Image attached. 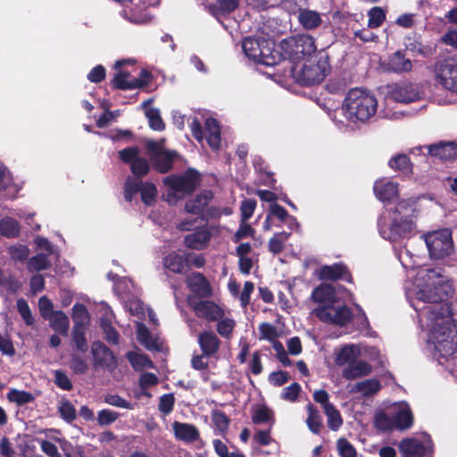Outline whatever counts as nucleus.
<instances>
[{
    "instance_id": "obj_39",
    "label": "nucleus",
    "mask_w": 457,
    "mask_h": 457,
    "mask_svg": "<svg viewBox=\"0 0 457 457\" xmlns=\"http://www.w3.org/2000/svg\"><path fill=\"white\" fill-rule=\"evenodd\" d=\"M85 326L79 321H76L72 329V340L77 351L84 353L87 351L88 345L86 338Z\"/></svg>"
},
{
    "instance_id": "obj_4",
    "label": "nucleus",
    "mask_w": 457,
    "mask_h": 457,
    "mask_svg": "<svg viewBox=\"0 0 457 457\" xmlns=\"http://www.w3.org/2000/svg\"><path fill=\"white\" fill-rule=\"evenodd\" d=\"M446 285L438 283L434 287L427 286L419 292V298L425 303H432L425 308L426 317L431 321H437L438 320L452 318V304L446 302L449 294L445 290Z\"/></svg>"
},
{
    "instance_id": "obj_27",
    "label": "nucleus",
    "mask_w": 457,
    "mask_h": 457,
    "mask_svg": "<svg viewBox=\"0 0 457 457\" xmlns=\"http://www.w3.org/2000/svg\"><path fill=\"white\" fill-rule=\"evenodd\" d=\"M239 6V0H217L215 4L207 5L208 12L219 20L235 12Z\"/></svg>"
},
{
    "instance_id": "obj_11",
    "label": "nucleus",
    "mask_w": 457,
    "mask_h": 457,
    "mask_svg": "<svg viewBox=\"0 0 457 457\" xmlns=\"http://www.w3.org/2000/svg\"><path fill=\"white\" fill-rule=\"evenodd\" d=\"M423 148H427L428 155L441 161H453L457 158V143L453 141H439L429 145L418 146L411 152L420 154Z\"/></svg>"
},
{
    "instance_id": "obj_49",
    "label": "nucleus",
    "mask_w": 457,
    "mask_h": 457,
    "mask_svg": "<svg viewBox=\"0 0 457 457\" xmlns=\"http://www.w3.org/2000/svg\"><path fill=\"white\" fill-rule=\"evenodd\" d=\"M145 116L148 119L149 127L153 130L162 131L165 129V123L161 117L159 109L149 108L145 111Z\"/></svg>"
},
{
    "instance_id": "obj_62",
    "label": "nucleus",
    "mask_w": 457,
    "mask_h": 457,
    "mask_svg": "<svg viewBox=\"0 0 457 457\" xmlns=\"http://www.w3.org/2000/svg\"><path fill=\"white\" fill-rule=\"evenodd\" d=\"M140 150L137 146H129L118 152L120 160L126 163L131 164L138 156Z\"/></svg>"
},
{
    "instance_id": "obj_32",
    "label": "nucleus",
    "mask_w": 457,
    "mask_h": 457,
    "mask_svg": "<svg viewBox=\"0 0 457 457\" xmlns=\"http://www.w3.org/2000/svg\"><path fill=\"white\" fill-rule=\"evenodd\" d=\"M308 417L306 419V424L310 431L315 435H320L323 427L322 416L319 410L312 404L307 405Z\"/></svg>"
},
{
    "instance_id": "obj_36",
    "label": "nucleus",
    "mask_w": 457,
    "mask_h": 457,
    "mask_svg": "<svg viewBox=\"0 0 457 457\" xmlns=\"http://www.w3.org/2000/svg\"><path fill=\"white\" fill-rule=\"evenodd\" d=\"M137 340L147 350H160V345L156 338H153L150 330L142 323H139L137 329Z\"/></svg>"
},
{
    "instance_id": "obj_13",
    "label": "nucleus",
    "mask_w": 457,
    "mask_h": 457,
    "mask_svg": "<svg viewBox=\"0 0 457 457\" xmlns=\"http://www.w3.org/2000/svg\"><path fill=\"white\" fill-rule=\"evenodd\" d=\"M93 355V364L109 370H113L117 367V361L113 352L101 341H94L91 345Z\"/></svg>"
},
{
    "instance_id": "obj_63",
    "label": "nucleus",
    "mask_w": 457,
    "mask_h": 457,
    "mask_svg": "<svg viewBox=\"0 0 457 457\" xmlns=\"http://www.w3.org/2000/svg\"><path fill=\"white\" fill-rule=\"evenodd\" d=\"M301 391V386L297 382H294L283 389L281 398L285 401L294 403L298 399Z\"/></svg>"
},
{
    "instance_id": "obj_35",
    "label": "nucleus",
    "mask_w": 457,
    "mask_h": 457,
    "mask_svg": "<svg viewBox=\"0 0 457 457\" xmlns=\"http://www.w3.org/2000/svg\"><path fill=\"white\" fill-rule=\"evenodd\" d=\"M50 327L57 333L66 336L70 321L67 315L62 311H56L49 318Z\"/></svg>"
},
{
    "instance_id": "obj_10",
    "label": "nucleus",
    "mask_w": 457,
    "mask_h": 457,
    "mask_svg": "<svg viewBox=\"0 0 457 457\" xmlns=\"http://www.w3.org/2000/svg\"><path fill=\"white\" fill-rule=\"evenodd\" d=\"M388 96L398 103H413L421 99V91L418 84L409 80L388 85Z\"/></svg>"
},
{
    "instance_id": "obj_9",
    "label": "nucleus",
    "mask_w": 457,
    "mask_h": 457,
    "mask_svg": "<svg viewBox=\"0 0 457 457\" xmlns=\"http://www.w3.org/2000/svg\"><path fill=\"white\" fill-rule=\"evenodd\" d=\"M378 227L379 232L384 238L395 242L399 238L410 237L416 225L412 218L405 215V218L403 216H393L388 229L382 227L380 220H378Z\"/></svg>"
},
{
    "instance_id": "obj_54",
    "label": "nucleus",
    "mask_w": 457,
    "mask_h": 457,
    "mask_svg": "<svg viewBox=\"0 0 457 457\" xmlns=\"http://www.w3.org/2000/svg\"><path fill=\"white\" fill-rule=\"evenodd\" d=\"M58 412L61 418L68 423H71L76 419V409L68 400H63L61 403L58 407Z\"/></svg>"
},
{
    "instance_id": "obj_21",
    "label": "nucleus",
    "mask_w": 457,
    "mask_h": 457,
    "mask_svg": "<svg viewBox=\"0 0 457 457\" xmlns=\"http://www.w3.org/2000/svg\"><path fill=\"white\" fill-rule=\"evenodd\" d=\"M163 267L174 274H184L187 271L186 252L177 251L169 253L162 259Z\"/></svg>"
},
{
    "instance_id": "obj_14",
    "label": "nucleus",
    "mask_w": 457,
    "mask_h": 457,
    "mask_svg": "<svg viewBox=\"0 0 457 457\" xmlns=\"http://www.w3.org/2000/svg\"><path fill=\"white\" fill-rule=\"evenodd\" d=\"M383 66L386 71L399 75L409 73L413 69L412 61L406 56L404 50L391 54Z\"/></svg>"
},
{
    "instance_id": "obj_61",
    "label": "nucleus",
    "mask_w": 457,
    "mask_h": 457,
    "mask_svg": "<svg viewBox=\"0 0 457 457\" xmlns=\"http://www.w3.org/2000/svg\"><path fill=\"white\" fill-rule=\"evenodd\" d=\"M119 418V413L109 410L103 409L97 413V423L99 426H108L115 422Z\"/></svg>"
},
{
    "instance_id": "obj_51",
    "label": "nucleus",
    "mask_w": 457,
    "mask_h": 457,
    "mask_svg": "<svg viewBox=\"0 0 457 457\" xmlns=\"http://www.w3.org/2000/svg\"><path fill=\"white\" fill-rule=\"evenodd\" d=\"M51 262L45 253H37L31 257L28 262V269L30 271H40L50 268Z\"/></svg>"
},
{
    "instance_id": "obj_8",
    "label": "nucleus",
    "mask_w": 457,
    "mask_h": 457,
    "mask_svg": "<svg viewBox=\"0 0 457 457\" xmlns=\"http://www.w3.org/2000/svg\"><path fill=\"white\" fill-rule=\"evenodd\" d=\"M200 173L193 168L187 169L183 175H170L163 183L176 193L191 195L201 184Z\"/></svg>"
},
{
    "instance_id": "obj_30",
    "label": "nucleus",
    "mask_w": 457,
    "mask_h": 457,
    "mask_svg": "<svg viewBox=\"0 0 457 457\" xmlns=\"http://www.w3.org/2000/svg\"><path fill=\"white\" fill-rule=\"evenodd\" d=\"M399 448L404 457H424L426 454L425 445L415 438L403 439Z\"/></svg>"
},
{
    "instance_id": "obj_47",
    "label": "nucleus",
    "mask_w": 457,
    "mask_h": 457,
    "mask_svg": "<svg viewBox=\"0 0 457 457\" xmlns=\"http://www.w3.org/2000/svg\"><path fill=\"white\" fill-rule=\"evenodd\" d=\"M126 356L129 363L135 370L153 367V361L145 354L137 353L130 351L127 353Z\"/></svg>"
},
{
    "instance_id": "obj_50",
    "label": "nucleus",
    "mask_w": 457,
    "mask_h": 457,
    "mask_svg": "<svg viewBox=\"0 0 457 457\" xmlns=\"http://www.w3.org/2000/svg\"><path fill=\"white\" fill-rule=\"evenodd\" d=\"M100 328L104 333V338L108 343L112 345L119 344L120 335L109 319H101Z\"/></svg>"
},
{
    "instance_id": "obj_1",
    "label": "nucleus",
    "mask_w": 457,
    "mask_h": 457,
    "mask_svg": "<svg viewBox=\"0 0 457 457\" xmlns=\"http://www.w3.org/2000/svg\"><path fill=\"white\" fill-rule=\"evenodd\" d=\"M311 298L319 303L313 313L320 321L339 327L352 321V310L336 296V290L332 285L321 283L312 290Z\"/></svg>"
},
{
    "instance_id": "obj_12",
    "label": "nucleus",
    "mask_w": 457,
    "mask_h": 457,
    "mask_svg": "<svg viewBox=\"0 0 457 457\" xmlns=\"http://www.w3.org/2000/svg\"><path fill=\"white\" fill-rule=\"evenodd\" d=\"M436 78L445 89L457 92V61L448 59L438 63Z\"/></svg>"
},
{
    "instance_id": "obj_48",
    "label": "nucleus",
    "mask_w": 457,
    "mask_h": 457,
    "mask_svg": "<svg viewBox=\"0 0 457 457\" xmlns=\"http://www.w3.org/2000/svg\"><path fill=\"white\" fill-rule=\"evenodd\" d=\"M368 16L369 29H377L380 27L386 21V12L379 6L372 7L368 12Z\"/></svg>"
},
{
    "instance_id": "obj_64",
    "label": "nucleus",
    "mask_w": 457,
    "mask_h": 457,
    "mask_svg": "<svg viewBox=\"0 0 457 457\" xmlns=\"http://www.w3.org/2000/svg\"><path fill=\"white\" fill-rule=\"evenodd\" d=\"M272 411L266 406L259 407L252 417L253 424H262L269 422L272 419Z\"/></svg>"
},
{
    "instance_id": "obj_3",
    "label": "nucleus",
    "mask_w": 457,
    "mask_h": 457,
    "mask_svg": "<svg viewBox=\"0 0 457 457\" xmlns=\"http://www.w3.org/2000/svg\"><path fill=\"white\" fill-rule=\"evenodd\" d=\"M329 71L328 56L322 53L304 60L301 66L294 64L291 67L292 78L302 86H313L321 83Z\"/></svg>"
},
{
    "instance_id": "obj_18",
    "label": "nucleus",
    "mask_w": 457,
    "mask_h": 457,
    "mask_svg": "<svg viewBox=\"0 0 457 457\" xmlns=\"http://www.w3.org/2000/svg\"><path fill=\"white\" fill-rule=\"evenodd\" d=\"M197 343L207 358H212L217 355L220 351L221 341L212 331H202L198 334Z\"/></svg>"
},
{
    "instance_id": "obj_19",
    "label": "nucleus",
    "mask_w": 457,
    "mask_h": 457,
    "mask_svg": "<svg viewBox=\"0 0 457 457\" xmlns=\"http://www.w3.org/2000/svg\"><path fill=\"white\" fill-rule=\"evenodd\" d=\"M179 153L175 150H165L158 155H150V162L154 170L161 174L170 172L174 165Z\"/></svg>"
},
{
    "instance_id": "obj_29",
    "label": "nucleus",
    "mask_w": 457,
    "mask_h": 457,
    "mask_svg": "<svg viewBox=\"0 0 457 457\" xmlns=\"http://www.w3.org/2000/svg\"><path fill=\"white\" fill-rule=\"evenodd\" d=\"M376 197L382 202H390L397 196V184L390 181H377L373 187Z\"/></svg>"
},
{
    "instance_id": "obj_45",
    "label": "nucleus",
    "mask_w": 457,
    "mask_h": 457,
    "mask_svg": "<svg viewBox=\"0 0 457 457\" xmlns=\"http://www.w3.org/2000/svg\"><path fill=\"white\" fill-rule=\"evenodd\" d=\"M212 420L215 428L218 429L221 435H225L228 432L230 424V419L224 411L220 410L212 411Z\"/></svg>"
},
{
    "instance_id": "obj_2",
    "label": "nucleus",
    "mask_w": 457,
    "mask_h": 457,
    "mask_svg": "<svg viewBox=\"0 0 457 457\" xmlns=\"http://www.w3.org/2000/svg\"><path fill=\"white\" fill-rule=\"evenodd\" d=\"M378 109V100L371 91L363 87L351 88L345 95L342 110L351 122H365L372 118Z\"/></svg>"
},
{
    "instance_id": "obj_26",
    "label": "nucleus",
    "mask_w": 457,
    "mask_h": 457,
    "mask_svg": "<svg viewBox=\"0 0 457 457\" xmlns=\"http://www.w3.org/2000/svg\"><path fill=\"white\" fill-rule=\"evenodd\" d=\"M212 237L211 232L206 228H200L187 235L184 237V245L193 250L204 249Z\"/></svg>"
},
{
    "instance_id": "obj_31",
    "label": "nucleus",
    "mask_w": 457,
    "mask_h": 457,
    "mask_svg": "<svg viewBox=\"0 0 457 457\" xmlns=\"http://www.w3.org/2000/svg\"><path fill=\"white\" fill-rule=\"evenodd\" d=\"M297 20L300 25L305 30H314L318 29L322 23L320 13L317 11L310 10L307 8L301 11V12L297 15Z\"/></svg>"
},
{
    "instance_id": "obj_22",
    "label": "nucleus",
    "mask_w": 457,
    "mask_h": 457,
    "mask_svg": "<svg viewBox=\"0 0 457 457\" xmlns=\"http://www.w3.org/2000/svg\"><path fill=\"white\" fill-rule=\"evenodd\" d=\"M212 197L213 193L211 190H204L194 198L186 202L185 211L194 215L202 216L204 208L208 205Z\"/></svg>"
},
{
    "instance_id": "obj_28",
    "label": "nucleus",
    "mask_w": 457,
    "mask_h": 457,
    "mask_svg": "<svg viewBox=\"0 0 457 457\" xmlns=\"http://www.w3.org/2000/svg\"><path fill=\"white\" fill-rule=\"evenodd\" d=\"M205 137L208 145L212 149L220 147V128L218 120L214 118H208L204 123Z\"/></svg>"
},
{
    "instance_id": "obj_37",
    "label": "nucleus",
    "mask_w": 457,
    "mask_h": 457,
    "mask_svg": "<svg viewBox=\"0 0 457 457\" xmlns=\"http://www.w3.org/2000/svg\"><path fill=\"white\" fill-rule=\"evenodd\" d=\"M20 224L12 217H4L0 220V234L6 238H15L20 235Z\"/></svg>"
},
{
    "instance_id": "obj_53",
    "label": "nucleus",
    "mask_w": 457,
    "mask_h": 457,
    "mask_svg": "<svg viewBox=\"0 0 457 457\" xmlns=\"http://www.w3.org/2000/svg\"><path fill=\"white\" fill-rule=\"evenodd\" d=\"M69 367L76 375H83L88 370L87 361L78 353H71Z\"/></svg>"
},
{
    "instance_id": "obj_5",
    "label": "nucleus",
    "mask_w": 457,
    "mask_h": 457,
    "mask_svg": "<svg viewBox=\"0 0 457 457\" xmlns=\"http://www.w3.org/2000/svg\"><path fill=\"white\" fill-rule=\"evenodd\" d=\"M280 49L284 58L292 62L304 61L312 57L317 53L315 38L307 34H299L280 42Z\"/></svg>"
},
{
    "instance_id": "obj_17",
    "label": "nucleus",
    "mask_w": 457,
    "mask_h": 457,
    "mask_svg": "<svg viewBox=\"0 0 457 457\" xmlns=\"http://www.w3.org/2000/svg\"><path fill=\"white\" fill-rule=\"evenodd\" d=\"M186 283L192 293L201 298L212 295V290L210 282L201 272H192L187 277Z\"/></svg>"
},
{
    "instance_id": "obj_55",
    "label": "nucleus",
    "mask_w": 457,
    "mask_h": 457,
    "mask_svg": "<svg viewBox=\"0 0 457 457\" xmlns=\"http://www.w3.org/2000/svg\"><path fill=\"white\" fill-rule=\"evenodd\" d=\"M142 180H135L129 178L124 184V198L127 202L130 203L133 197L140 192Z\"/></svg>"
},
{
    "instance_id": "obj_41",
    "label": "nucleus",
    "mask_w": 457,
    "mask_h": 457,
    "mask_svg": "<svg viewBox=\"0 0 457 457\" xmlns=\"http://www.w3.org/2000/svg\"><path fill=\"white\" fill-rule=\"evenodd\" d=\"M260 41L261 38L245 37L242 43L243 51L245 55L255 62H257V58H260L262 53L260 50Z\"/></svg>"
},
{
    "instance_id": "obj_6",
    "label": "nucleus",
    "mask_w": 457,
    "mask_h": 457,
    "mask_svg": "<svg viewBox=\"0 0 457 457\" xmlns=\"http://www.w3.org/2000/svg\"><path fill=\"white\" fill-rule=\"evenodd\" d=\"M431 337L440 357L447 358L457 353V322L454 320L436 324Z\"/></svg>"
},
{
    "instance_id": "obj_60",
    "label": "nucleus",
    "mask_w": 457,
    "mask_h": 457,
    "mask_svg": "<svg viewBox=\"0 0 457 457\" xmlns=\"http://www.w3.org/2000/svg\"><path fill=\"white\" fill-rule=\"evenodd\" d=\"M174 404V395L172 393L164 394L160 397L158 409L162 414L168 415L173 411Z\"/></svg>"
},
{
    "instance_id": "obj_25",
    "label": "nucleus",
    "mask_w": 457,
    "mask_h": 457,
    "mask_svg": "<svg viewBox=\"0 0 457 457\" xmlns=\"http://www.w3.org/2000/svg\"><path fill=\"white\" fill-rule=\"evenodd\" d=\"M172 427L175 437L179 440L193 443L200 436L197 428L193 424L174 421Z\"/></svg>"
},
{
    "instance_id": "obj_16",
    "label": "nucleus",
    "mask_w": 457,
    "mask_h": 457,
    "mask_svg": "<svg viewBox=\"0 0 457 457\" xmlns=\"http://www.w3.org/2000/svg\"><path fill=\"white\" fill-rule=\"evenodd\" d=\"M191 307L198 318L209 322L217 321L224 316L223 309L212 301L201 300L191 303Z\"/></svg>"
},
{
    "instance_id": "obj_38",
    "label": "nucleus",
    "mask_w": 457,
    "mask_h": 457,
    "mask_svg": "<svg viewBox=\"0 0 457 457\" xmlns=\"http://www.w3.org/2000/svg\"><path fill=\"white\" fill-rule=\"evenodd\" d=\"M405 47L406 50L411 52L413 54L422 57H429L434 53L430 46L423 44L421 40L416 37H408Z\"/></svg>"
},
{
    "instance_id": "obj_52",
    "label": "nucleus",
    "mask_w": 457,
    "mask_h": 457,
    "mask_svg": "<svg viewBox=\"0 0 457 457\" xmlns=\"http://www.w3.org/2000/svg\"><path fill=\"white\" fill-rule=\"evenodd\" d=\"M130 170L136 178H143L146 176L150 171V164L148 161L138 156L131 164Z\"/></svg>"
},
{
    "instance_id": "obj_40",
    "label": "nucleus",
    "mask_w": 457,
    "mask_h": 457,
    "mask_svg": "<svg viewBox=\"0 0 457 457\" xmlns=\"http://www.w3.org/2000/svg\"><path fill=\"white\" fill-rule=\"evenodd\" d=\"M395 428L405 430L413 423V416L410 409H402L393 416Z\"/></svg>"
},
{
    "instance_id": "obj_43",
    "label": "nucleus",
    "mask_w": 457,
    "mask_h": 457,
    "mask_svg": "<svg viewBox=\"0 0 457 457\" xmlns=\"http://www.w3.org/2000/svg\"><path fill=\"white\" fill-rule=\"evenodd\" d=\"M7 399L12 403H15L18 406H22L32 403L35 400V397L30 392L11 389L7 394Z\"/></svg>"
},
{
    "instance_id": "obj_33",
    "label": "nucleus",
    "mask_w": 457,
    "mask_h": 457,
    "mask_svg": "<svg viewBox=\"0 0 457 457\" xmlns=\"http://www.w3.org/2000/svg\"><path fill=\"white\" fill-rule=\"evenodd\" d=\"M388 165L395 170L401 172L403 175H410L412 173V163L410 157L404 154H399L393 156Z\"/></svg>"
},
{
    "instance_id": "obj_44",
    "label": "nucleus",
    "mask_w": 457,
    "mask_h": 457,
    "mask_svg": "<svg viewBox=\"0 0 457 457\" xmlns=\"http://www.w3.org/2000/svg\"><path fill=\"white\" fill-rule=\"evenodd\" d=\"M324 412L328 418V427L333 431L338 430L343 425V418L339 411L332 404L328 405V408L324 409Z\"/></svg>"
},
{
    "instance_id": "obj_34",
    "label": "nucleus",
    "mask_w": 457,
    "mask_h": 457,
    "mask_svg": "<svg viewBox=\"0 0 457 457\" xmlns=\"http://www.w3.org/2000/svg\"><path fill=\"white\" fill-rule=\"evenodd\" d=\"M381 389L379 380L370 378L356 383L352 388V392L361 393L363 396L369 397L377 394Z\"/></svg>"
},
{
    "instance_id": "obj_56",
    "label": "nucleus",
    "mask_w": 457,
    "mask_h": 457,
    "mask_svg": "<svg viewBox=\"0 0 457 457\" xmlns=\"http://www.w3.org/2000/svg\"><path fill=\"white\" fill-rule=\"evenodd\" d=\"M354 361V348L353 345H346L341 348L336 356V363L338 366L349 364Z\"/></svg>"
},
{
    "instance_id": "obj_57",
    "label": "nucleus",
    "mask_w": 457,
    "mask_h": 457,
    "mask_svg": "<svg viewBox=\"0 0 457 457\" xmlns=\"http://www.w3.org/2000/svg\"><path fill=\"white\" fill-rule=\"evenodd\" d=\"M337 448L341 457H356L357 452L354 446L344 437H340L337 441Z\"/></svg>"
},
{
    "instance_id": "obj_23",
    "label": "nucleus",
    "mask_w": 457,
    "mask_h": 457,
    "mask_svg": "<svg viewBox=\"0 0 457 457\" xmlns=\"http://www.w3.org/2000/svg\"><path fill=\"white\" fill-rule=\"evenodd\" d=\"M274 43L264 38H261L260 41V50L262 51L260 54V58H257V63H261L266 66H273L279 62L281 56H283L282 53L273 49Z\"/></svg>"
},
{
    "instance_id": "obj_59",
    "label": "nucleus",
    "mask_w": 457,
    "mask_h": 457,
    "mask_svg": "<svg viewBox=\"0 0 457 457\" xmlns=\"http://www.w3.org/2000/svg\"><path fill=\"white\" fill-rule=\"evenodd\" d=\"M17 310L21 318L23 319L24 322L28 326H31L34 323V318L31 313L30 308L27 303V301L23 298H20L17 300L16 303Z\"/></svg>"
},
{
    "instance_id": "obj_58",
    "label": "nucleus",
    "mask_w": 457,
    "mask_h": 457,
    "mask_svg": "<svg viewBox=\"0 0 457 457\" xmlns=\"http://www.w3.org/2000/svg\"><path fill=\"white\" fill-rule=\"evenodd\" d=\"M217 332L225 338H229L232 335L236 322L229 318L220 319L217 320Z\"/></svg>"
},
{
    "instance_id": "obj_42",
    "label": "nucleus",
    "mask_w": 457,
    "mask_h": 457,
    "mask_svg": "<svg viewBox=\"0 0 457 457\" xmlns=\"http://www.w3.org/2000/svg\"><path fill=\"white\" fill-rule=\"evenodd\" d=\"M141 201L147 206H151L156 200L157 187L153 182H141L140 187Z\"/></svg>"
},
{
    "instance_id": "obj_15",
    "label": "nucleus",
    "mask_w": 457,
    "mask_h": 457,
    "mask_svg": "<svg viewBox=\"0 0 457 457\" xmlns=\"http://www.w3.org/2000/svg\"><path fill=\"white\" fill-rule=\"evenodd\" d=\"M317 277L320 280H344L353 282V277L345 264L337 262L332 265H323L317 270Z\"/></svg>"
},
{
    "instance_id": "obj_46",
    "label": "nucleus",
    "mask_w": 457,
    "mask_h": 457,
    "mask_svg": "<svg viewBox=\"0 0 457 457\" xmlns=\"http://www.w3.org/2000/svg\"><path fill=\"white\" fill-rule=\"evenodd\" d=\"M290 233L282 231L274 234L269 240L268 248L273 254H278L284 250L285 242L288 239Z\"/></svg>"
},
{
    "instance_id": "obj_24",
    "label": "nucleus",
    "mask_w": 457,
    "mask_h": 457,
    "mask_svg": "<svg viewBox=\"0 0 457 457\" xmlns=\"http://www.w3.org/2000/svg\"><path fill=\"white\" fill-rule=\"evenodd\" d=\"M372 371V366L366 361H353L343 370L342 376L348 380L368 376Z\"/></svg>"
},
{
    "instance_id": "obj_20",
    "label": "nucleus",
    "mask_w": 457,
    "mask_h": 457,
    "mask_svg": "<svg viewBox=\"0 0 457 457\" xmlns=\"http://www.w3.org/2000/svg\"><path fill=\"white\" fill-rule=\"evenodd\" d=\"M130 73L129 71H120L117 72L113 79L111 80V87L113 89L118 90H130L135 88H141L147 85V81L143 80L142 79H133L129 80L130 78Z\"/></svg>"
},
{
    "instance_id": "obj_7",
    "label": "nucleus",
    "mask_w": 457,
    "mask_h": 457,
    "mask_svg": "<svg viewBox=\"0 0 457 457\" xmlns=\"http://www.w3.org/2000/svg\"><path fill=\"white\" fill-rule=\"evenodd\" d=\"M425 241L429 254L434 259H444L453 251L452 232L447 228L428 233Z\"/></svg>"
}]
</instances>
